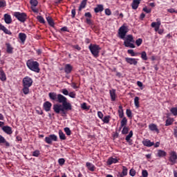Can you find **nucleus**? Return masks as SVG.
Instances as JSON below:
<instances>
[{
    "label": "nucleus",
    "mask_w": 177,
    "mask_h": 177,
    "mask_svg": "<svg viewBox=\"0 0 177 177\" xmlns=\"http://www.w3.org/2000/svg\"><path fill=\"white\" fill-rule=\"evenodd\" d=\"M48 97L53 102H57L60 104H55L53 105V110L56 114H62V117L67 115V111H71L73 110V105L71 103L67 102V97L62 94H57L55 92H50L48 93Z\"/></svg>",
    "instance_id": "1"
},
{
    "label": "nucleus",
    "mask_w": 177,
    "mask_h": 177,
    "mask_svg": "<svg viewBox=\"0 0 177 177\" xmlns=\"http://www.w3.org/2000/svg\"><path fill=\"white\" fill-rule=\"evenodd\" d=\"M33 82L34 81H32V78L28 76L24 77V79L22 80L23 93H24L25 95H28V93H30V88L32 86Z\"/></svg>",
    "instance_id": "2"
},
{
    "label": "nucleus",
    "mask_w": 177,
    "mask_h": 177,
    "mask_svg": "<svg viewBox=\"0 0 177 177\" xmlns=\"http://www.w3.org/2000/svg\"><path fill=\"white\" fill-rule=\"evenodd\" d=\"M26 66L29 70L34 71L35 73H39L41 69L39 68V63L34 59H30L26 62Z\"/></svg>",
    "instance_id": "3"
},
{
    "label": "nucleus",
    "mask_w": 177,
    "mask_h": 177,
    "mask_svg": "<svg viewBox=\"0 0 177 177\" xmlns=\"http://www.w3.org/2000/svg\"><path fill=\"white\" fill-rule=\"evenodd\" d=\"M135 39H133V36L132 35H129L127 36L124 45L126 48H135Z\"/></svg>",
    "instance_id": "4"
},
{
    "label": "nucleus",
    "mask_w": 177,
    "mask_h": 177,
    "mask_svg": "<svg viewBox=\"0 0 177 177\" xmlns=\"http://www.w3.org/2000/svg\"><path fill=\"white\" fill-rule=\"evenodd\" d=\"M88 49L94 57H99V53L100 52V46L97 44H91Z\"/></svg>",
    "instance_id": "5"
},
{
    "label": "nucleus",
    "mask_w": 177,
    "mask_h": 177,
    "mask_svg": "<svg viewBox=\"0 0 177 177\" xmlns=\"http://www.w3.org/2000/svg\"><path fill=\"white\" fill-rule=\"evenodd\" d=\"M13 16L21 23H25L27 20V14L26 12H15Z\"/></svg>",
    "instance_id": "6"
},
{
    "label": "nucleus",
    "mask_w": 177,
    "mask_h": 177,
    "mask_svg": "<svg viewBox=\"0 0 177 177\" xmlns=\"http://www.w3.org/2000/svg\"><path fill=\"white\" fill-rule=\"evenodd\" d=\"M128 31H129L128 26L122 25L118 30L119 37H120L121 39H125V35H127Z\"/></svg>",
    "instance_id": "7"
},
{
    "label": "nucleus",
    "mask_w": 177,
    "mask_h": 177,
    "mask_svg": "<svg viewBox=\"0 0 177 177\" xmlns=\"http://www.w3.org/2000/svg\"><path fill=\"white\" fill-rule=\"evenodd\" d=\"M160 26H161V21H158L157 22H152L151 24V27L152 28H154V30L156 32H158V34H162L164 32V30L160 29Z\"/></svg>",
    "instance_id": "8"
},
{
    "label": "nucleus",
    "mask_w": 177,
    "mask_h": 177,
    "mask_svg": "<svg viewBox=\"0 0 177 177\" xmlns=\"http://www.w3.org/2000/svg\"><path fill=\"white\" fill-rule=\"evenodd\" d=\"M44 142L48 145H52L53 142H57V136L55 134H50L45 138Z\"/></svg>",
    "instance_id": "9"
},
{
    "label": "nucleus",
    "mask_w": 177,
    "mask_h": 177,
    "mask_svg": "<svg viewBox=\"0 0 177 177\" xmlns=\"http://www.w3.org/2000/svg\"><path fill=\"white\" fill-rule=\"evenodd\" d=\"M169 161L171 162V165H174V164H176V160H177V153L175 151H171L169 152Z\"/></svg>",
    "instance_id": "10"
},
{
    "label": "nucleus",
    "mask_w": 177,
    "mask_h": 177,
    "mask_svg": "<svg viewBox=\"0 0 177 177\" xmlns=\"http://www.w3.org/2000/svg\"><path fill=\"white\" fill-rule=\"evenodd\" d=\"M84 16L86 17V24H88V26H93V21H92V14L91 12H86L84 14Z\"/></svg>",
    "instance_id": "11"
},
{
    "label": "nucleus",
    "mask_w": 177,
    "mask_h": 177,
    "mask_svg": "<svg viewBox=\"0 0 177 177\" xmlns=\"http://www.w3.org/2000/svg\"><path fill=\"white\" fill-rule=\"evenodd\" d=\"M132 136H133V131H130L129 134L125 138V140L127 142V143H129V146H132V145H133V140L131 139Z\"/></svg>",
    "instance_id": "12"
},
{
    "label": "nucleus",
    "mask_w": 177,
    "mask_h": 177,
    "mask_svg": "<svg viewBox=\"0 0 177 177\" xmlns=\"http://www.w3.org/2000/svg\"><path fill=\"white\" fill-rule=\"evenodd\" d=\"M125 62H127V63H128L129 64L133 66H136V64H138V60H136V59L135 58L126 57Z\"/></svg>",
    "instance_id": "13"
},
{
    "label": "nucleus",
    "mask_w": 177,
    "mask_h": 177,
    "mask_svg": "<svg viewBox=\"0 0 177 177\" xmlns=\"http://www.w3.org/2000/svg\"><path fill=\"white\" fill-rule=\"evenodd\" d=\"M43 109L45 110V111H50V109H52V103H50L49 101H46L43 104Z\"/></svg>",
    "instance_id": "14"
},
{
    "label": "nucleus",
    "mask_w": 177,
    "mask_h": 177,
    "mask_svg": "<svg viewBox=\"0 0 177 177\" xmlns=\"http://www.w3.org/2000/svg\"><path fill=\"white\" fill-rule=\"evenodd\" d=\"M73 66H71V64H66L64 66V73H66V74H71V71H73Z\"/></svg>",
    "instance_id": "15"
},
{
    "label": "nucleus",
    "mask_w": 177,
    "mask_h": 177,
    "mask_svg": "<svg viewBox=\"0 0 177 177\" xmlns=\"http://www.w3.org/2000/svg\"><path fill=\"white\" fill-rule=\"evenodd\" d=\"M118 162V159L117 158L110 157L106 161L107 165H113V164H117Z\"/></svg>",
    "instance_id": "16"
},
{
    "label": "nucleus",
    "mask_w": 177,
    "mask_h": 177,
    "mask_svg": "<svg viewBox=\"0 0 177 177\" xmlns=\"http://www.w3.org/2000/svg\"><path fill=\"white\" fill-rule=\"evenodd\" d=\"M2 131L5 132L7 135H12L13 131H12V127L9 126H4L2 127Z\"/></svg>",
    "instance_id": "17"
},
{
    "label": "nucleus",
    "mask_w": 177,
    "mask_h": 177,
    "mask_svg": "<svg viewBox=\"0 0 177 177\" xmlns=\"http://www.w3.org/2000/svg\"><path fill=\"white\" fill-rule=\"evenodd\" d=\"M0 31H3L4 34H7V35H12V32L6 28L5 26L2 25V24H0Z\"/></svg>",
    "instance_id": "18"
},
{
    "label": "nucleus",
    "mask_w": 177,
    "mask_h": 177,
    "mask_svg": "<svg viewBox=\"0 0 177 177\" xmlns=\"http://www.w3.org/2000/svg\"><path fill=\"white\" fill-rule=\"evenodd\" d=\"M86 167L87 169H88V171H91V172H95V170L96 169V167H95V165L89 162H87L86 163Z\"/></svg>",
    "instance_id": "19"
},
{
    "label": "nucleus",
    "mask_w": 177,
    "mask_h": 177,
    "mask_svg": "<svg viewBox=\"0 0 177 177\" xmlns=\"http://www.w3.org/2000/svg\"><path fill=\"white\" fill-rule=\"evenodd\" d=\"M142 145L146 147H151V146H154V142H151L150 140L146 139L142 141Z\"/></svg>",
    "instance_id": "20"
},
{
    "label": "nucleus",
    "mask_w": 177,
    "mask_h": 177,
    "mask_svg": "<svg viewBox=\"0 0 177 177\" xmlns=\"http://www.w3.org/2000/svg\"><path fill=\"white\" fill-rule=\"evenodd\" d=\"M0 145H5L6 147H9V146H10V144L9 143V142H7L6 139H5V138L2 136V135L1 134H0Z\"/></svg>",
    "instance_id": "21"
},
{
    "label": "nucleus",
    "mask_w": 177,
    "mask_h": 177,
    "mask_svg": "<svg viewBox=\"0 0 177 177\" xmlns=\"http://www.w3.org/2000/svg\"><path fill=\"white\" fill-rule=\"evenodd\" d=\"M104 10V7L102 4L97 5V8H94L95 13H100V12H103Z\"/></svg>",
    "instance_id": "22"
},
{
    "label": "nucleus",
    "mask_w": 177,
    "mask_h": 177,
    "mask_svg": "<svg viewBox=\"0 0 177 177\" xmlns=\"http://www.w3.org/2000/svg\"><path fill=\"white\" fill-rule=\"evenodd\" d=\"M4 21L6 24H10L12 23V17L9 14L4 15Z\"/></svg>",
    "instance_id": "23"
},
{
    "label": "nucleus",
    "mask_w": 177,
    "mask_h": 177,
    "mask_svg": "<svg viewBox=\"0 0 177 177\" xmlns=\"http://www.w3.org/2000/svg\"><path fill=\"white\" fill-rule=\"evenodd\" d=\"M19 38L21 42L24 44V42H26V39H27V35H26V33L20 32L19 33Z\"/></svg>",
    "instance_id": "24"
},
{
    "label": "nucleus",
    "mask_w": 177,
    "mask_h": 177,
    "mask_svg": "<svg viewBox=\"0 0 177 177\" xmlns=\"http://www.w3.org/2000/svg\"><path fill=\"white\" fill-rule=\"evenodd\" d=\"M149 129H150V131L157 132L158 133V132H160V130H158V128L157 127L156 124H150L149 125Z\"/></svg>",
    "instance_id": "25"
},
{
    "label": "nucleus",
    "mask_w": 177,
    "mask_h": 177,
    "mask_svg": "<svg viewBox=\"0 0 177 177\" xmlns=\"http://www.w3.org/2000/svg\"><path fill=\"white\" fill-rule=\"evenodd\" d=\"M6 46L7 53L12 55V53H13V47H12V45H10V44L9 43H7L6 44Z\"/></svg>",
    "instance_id": "26"
},
{
    "label": "nucleus",
    "mask_w": 177,
    "mask_h": 177,
    "mask_svg": "<svg viewBox=\"0 0 177 177\" xmlns=\"http://www.w3.org/2000/svg\"><path fill=\"white\" fill-rule=\"evenodd\" d=\"M111 99L112 102H115V97H117V95H115V90L112 89L109 91Z\"/></svg>",
    "instance_id": "27"
},
{
    "label": "nucleus",
    "mask_w": 177,
    "mask_h": 177,
    "mask_svg": "<svg viewBox=\"0 0 177 177\" xmlns=\"http://www.w3.org/2000/svg\"><path fill=\"white\" fill-rule=\"evenodd\" d=\"M139 5H140V2L136 1V0H133V2L131 3V8L134 10H136V9H138V8H139Z\"/></svg>",
    "instance_id": "28"
},
{
    "label": "nucleus",
    "mask_w": 177,
    "mask_h": 177,
    "mask_svg": "<svg viewBox=\"0 0 177 177\" xmlns=\"http://www.w3.org/2000/svg\"><path fill=\"white\" fill-rule=\"evenodd\" d=\"M0 80L1 81H6V74H5V72L2 68H0Z\"/></svg>",
    "instance_id": "29"
},
{
    "label": "nucleus",
    "mask_w": 177,
    "mask_h": 177,
    "mask_svg": "<svg viewBox=\"0 0 177 177\" xmlns=\"http://www.w3.org/2000/svg\"><path fill=\"white\" fill-rule=\"evenodd\" d=\"M157 156L160 158L167 157V153L164 150L159 149L158 150Z\"/></svg>",
    "instance_id": "30"
},
{
    "label": "nucleus",
    "mask_w": 177,
    "mask_h": 177,
    "mask_svg": "<svg viewBox=\"0 0 177 177\" xmlns=\"http://www.w3.org/2000/svg\"><path fill=\"white\" fill-rule=\"evenodd\" d=\"M86 2H88V0H82L80 6H79V12H81L82 9H84L86 6Z\"/></svg>",
    "instance_id": "31"
},
{
    "label": "nucleus",
    "mask_w": 177,
    "mask_h": 177,
    "mask_svg": "<svg viewBox=\"0 0 177 177\" xmlns=\"http://www.w3.org/2000/svg\"><path fill=\"white\" fill-rule=\"evenodd\" d=\"M58 135L59 137V139L61 140H66V134H64V133L63 132V131L62 130H59L58 131Z\"/></svg>",
    "instance_id": "32"
},
{
    "label": "nucleus",
    "mask_w": 177,
    "mask_h": 177,
    "mask_svg": "<svg viewBox=\"0 0 177 177\" xmlns=\"http://www.w3.org/2000/svg\"><path fill=\"white\" fill-rule=\"evenodd\" d=\"M46 20H47L49 26H50V27H55V21H53V19H52V17H47Z\"/></svg>",
    "instance_id": "33"
},
{
    "label": "nucleus",
    "mask_w": 177,
    "mask_h": 177,
    "mask_svg": "<svg viewBox=\"0 0 177 177\" xmlns=\"http://www.w3.org/2000/svg\"><path fill=\"white\" fill-rule=\"evenodd\" d=\"M118 114L120 118H124V109H122V106H119Z\"/></svg>",
    "instance_id": "34"
},
{
    "label": "nucleus",
    "mask_w": 177,
    "mask_h": 177,
    "mask_svg": "<svg viewBox=\"0 0 177 177\" xmlns=\"http://www.w3.org/2000/svg\"><path fill=\"white\" fill-rule=\"evenodd\" d=\"M110 118H111L110 115H106L102 118V121L104 122V124H109V122H110Z\"/></svg>",
    "instance_id": "35"
},
{
    "label": "nucleus",
    "mask_w": 177,
    "mask_h": 177,
    "mask_svg": "<svg viewBox=\"0 0 177 177\" xmlns=\"http://www.w3.org/2000/svg\"><path fill=\"white\" fill-rule=\"evenodd\" d=\"M174 123V119L169 118L165 121V127H169V125H172Z\"/></svg>",
    "instance_id": "36"
},
{
    "label": "nucleus",
    "mask_w": 177,
    "mask_h": 177,
    "mask_svg": "<svg viewBox=\"0 0 177 177\" xmlns=\"http://www.w3.org/2000/svg\"><path fill=\"white\" fill-rule=\"evenodd\" d=\"M127 123L128 120L127 119V118L124 117L120 122L121 128H124V127H125V125H127Z\"/></svg>",
    "instance_id": "37"
},
{
    "label": "nucleus",
    "mask_w": 177,
    "mask_h": 177,
    "mask_svg": "<svg viewBox=\"0 0 177 177\" xmlns=\"http://www.w3.org/2000/svg\"><path fill=\"white\" fill-rule=\"evenodd\" d=\"M170 113H171L172 115H174L175 117H176L177 116V106L175 107L171 108Z\"/></svg>",
    "instance_id": "38"
},
{
    "label": "nucleus",
    "mask_w": 177,
    "mask_h": 177,
    "mask_svg": "<svg viewBox=\"0 0 177 177\" xmlns=\"http://www.w3.org/2000/svg\"><path fill=\"white\" fill-rule=\"evenodd\" d=\"M121 174L124 176H127V175H128V168L125 166H122V171Z\"/></svg>",
    "instance_id": "39"
},
{
    "label": "nucleus",
    "mask_w": 177,
    "mask_h": 177,
    "mask_svg": "<svg viewBox=\"0 0 177 177\" xmlns=\"http://www.w3.org/2000/svg\"><path fill=\"white\" fill-rule=\"evenodd\" d=\"M30 3L32 8V7L35 8L36 6H38V1H37V0H30Z\"/></svg>",
    "instance_id": "40"
},
{
    "label": "nucleus",
    "mask_w": 177,
    "mask_h": 177,
    "mask_svg": "<svg viewBox=\"0 0 177 177\" xmlns=\"http://www.w3.org/2000/svg\"><path fill=\"white\" fill-rule=\"evenodd\" d=\"M129 132V128L127 127H124L122 130V135H127Z\"/></svg>",
    "instance_id": "41"
},
{
    "label": "nucleus",
    "mask_w": 177,
    "mask_h": 177,
    "mask_svg": "<svg viewBox=\"0 0 177 177\" xmlns=\"http://www.w3.org/2000/svg\"><path fill=\"white\" fill-rule=\"evenodd\" d=\"M141 59L145 61L147 60V53H146V51H142L141 53Z\"/></svg>",
    "instance_id": "42"
},
{
    "label": "nucleus",
    "mask_w": 177,
    "mask_h": 177,
    "mask_svg": "<svg viewBox=\"0 0 177 177\" xmlns=\"http://www.w3.org/2000/svg\"><path fill=\"white\" fill-rule=\"evenodd\" d=\"M37 19L41 23V24H45V19L42 16H37Z\"/></svg>",
    "instance_id": "43"
},
{
    "label": "nucleus",
    "mask_w": 177,
    "mask_h": 177,
    "mask_svg": "<svg viewBox=\"0 0 177 177\" xmlns=\"http://www.w3.org/2000/svg\"><path fill=\"white\" fill-rule=\"evenodd\" d=\"M134 104L137 109L139 107V97H135L134 98Z\"/></svg>",
    "instance_id": "44"
},
{
    "label": "nucleus",
    "mask_w": 177,
    "mask_h": 177,
    "mask_svg": "<svg viewBox=\"0 0 177 177\" xmlns=\"http://www.w3.org/2000/svg\"><path fill=\"white\" fill-rule=\"evenodd\" d=\"M64 132L67 135V136H70L71 135V130H70V128L68 127H65L64 129Z\"/></svg>",
    "instance_id": "45"
},
{
    "label": "nucleus",
    "mask_w": 177,
    "mask_h": 177,
    "mask_svg": "<svg viewBox=\"0 0 177 177\" xmlns=\"http://www.w3.org/2000/svg\"><path fill=\"white\" fill-rule=\"evenodd\" d=\"M142 42H143V39H142L141 38H139L136 41V45H137V46H140Z\"/></svg>",
    "instance_id": "46"
},
{
    "label": "nucleus",
    "mask_w": 177,
    "mask_h": 177,
    "mask_svg": "<svg viewBox=\"0 0 177 177\" xmlns=\"http://www.w3.org/2000/svg\"><path fill=\"white\" fill-rule=\"evenodd\" d=\"M39 154H41V152H39V150L38 149L32 152L33 157H39Z\"/></svg>",
    "instance_id": "47"
},
{
    "label": "nucleus",
    "mask_w": 177,
    "mask_h": 177,
    "mask_svg": "<svg viewBox=\"0 0 177 177\" xmlns=\"http://www.w3.org/2000/svg\"><path fill=\"white\" fill-rule=\"evenodd\" d=\"M64 162H66V160L64 158H59L58 160V164L62 167L64 165Z\"/></svg>",
    "instance_id": "48"
},
{
    "label": "nucleus",
    "mask_w": 177,
    "mask_h": 177,
    "mask_svg": "<svg viewBox=\"0 0 177 177\" xmlns=\"http://www.w3.org/2000/svg\"><path fill=\"white\" fill-rule=\"evenodd\" d=\"M129 175L130 176H135V175H136V170H135V169H131L129 171Z\"/></svg>",
    "instance_id": "49"
},
{
    "label": "nucleus",
    "mask_w": 177,
    "mask_h": 177,
    "mask_svg": "<svg viewBox=\"0 0 177 177\" xmlns=\"http://www.w3.org/2000/svg\"><path fill=\"white\" fill-rule=\"evenodd\" d=\"M126 114L129 118H132V111L131 109H127Z\"/></svg>",
    "instance_id": "50"
},
{
    "label": "nucleus",
    "mask_w": 177,
    "mask_h": 177,
    "mask_svg": "<svg viewBox=\"0 0 177 177\" xmlns=\"http://www.w3.org/2000/svg\"><path fill=\"white\" fill-rule=\"evenodd\" d=\"M6 6V1L5 0H0V8H5Z\"/></svg>",
    "instance_id": "51"
},
{
    "label": "nucleus",
    "mask_w": 177,
    "mask_h": 177,
    "mask_svg": "<svg viewBox=\"0 0 177 177\" xmlns=\"http://www.w3.org/2000/svg\"><path fill=\"white\" fill-rule=\"evenodd\" d=\"M127 53H129V55H131V56H136V53H135V52L132 49L128 50Z\"/></svg>",
    "instance_id": "52"
},
{
    "label": "nucleus",
    "mask_w": 177,
    "mask_h": 177,
    "mask_svg": "<svg viewBox=\"0 0 177 177\" xmlns=\"http://www.w3.org/2000/svg\"><path fill=\"white\" fill-rule=\"evenodd\" d=\"M68 95L70 97H72V99H75L76 94L74 91L69 93Z\"/></svg>",
    "instance_id": "53"
},
{
    "label": "nucleus",
    "mask_w": 177,
    "mask_h": 177,
    "mask_svg": "<svg viewBox=\"0 0 177 177\" xmlns=\"http://www.w3.org/2000/svg\"><path fill=\"white\" fill-rule=\"evenodd\" d=\"M142 177H147V176H149V172H147V170H142Z\"/></svg>",
    "instance_id": "54"
},
{
    "label": "nucleus",
    "mask_w": 177,
    "mask_h": 177,
    "mask_svg": "<svg viewBox=\"0 0 177 177\" xmlns=\"http://www.w3.org/2000/svg\"><path fill=\"white\" fill-rule=\"evenodd\" d=\"M62 93H63V95H65V96H68V91L67 90V88H64L62 90Z\"/></svg>",
    "instance_id": "55"
},
{
    "label": "nucleus",
    "mask_w": 177,
    "mask_h": 177,
    "mask_svg": "<svg viewBox=\"0 0 177 177\" xmlns=\"http://www.w3.org/2000/svg\"><path fill=\"white\" fill-rule=\"evenodd\" d=\"M105 15H106V16H110L111 15V10L109 8H106Z\"/></svg>",
    "instance_id": "56"
},
{
    "label": "nucleus",
    "mask_w": 177,
    "mask_h": 177,
    "mask_svg": "<svg viewBox=\"0 0 177 177\" xmlns=\"http://www.w3.org/2000/svg\"><path fill=\"white\" fill-rule=\"evenodd\" d=\"M72 48L74 49H76L77 50H81V47L77 44V45H72Z\"/></svg>",
    "instance_id": "57"
},
{
    "label": "nucleus",
    "mask_w": 177,
    "mask_h": 177,
    "mask_svg": "<svg viewBox=\"0 0 177 177\" xmlns=\"http://www.w3.org/2000/svg\"><path fill=\"white\" fill-rule=\"evenodd\" d=\"M97 116L99 118H100V120H103L104 115L103 113H102V111L97 112Z\"/></svg>",
    "instance_id": "58"
},
{
    "label": "nucleus",
    "mask_w": 177,
    "mask_h": 177,
    "mask_svg": "<svg viewBox=\"0 0 177 177\" xmlns=\"http://www.w3.org/2000/svg\"><path fill=\"white\" fill-rule=\"evenodd\" d=\"M60 30L61 31H66V32H70V30H68V28H67V26H64Z\"/></svg>",
    "instance_id": "59"
},
{
    "label": "nucleus",
    "mask_w": 177,
    "mask_h": 177,
    "mask_svg": "<svg viewBox=\"0 0 177 177\" xmlns=\"http://www.w3.org/2000/svg\"><path fill=\"white\" fill-rule=\"evenodd\" d=\"M71 86L73 88V89H78V86H77V83L75 82H72Z\"/></svg>",
    "instance_id": "60"
},
{
    "label": "nucleus",
    "mask_w": 177,
    "mask_h": 177,
    "mask_svg": "<svg viewBox=\"0 0 177 177\" xmlns=\"http://www.w3.org/2000/svg\"><path fill=\"white\" fill-rule=\"evenodd\" d=\"M142 10L145 12L146 13H151V9H147V8L145 7Z\"/></svg>",
    "instance_id": "61"
},
{
    "label": "nucleus",
    "mask_w": 177,
    "mask_h": 177,
    "mask_svg": "<svg viewBox=\"0 0 177 177\" xmlns=\"http://www.w3.org/2000/svg\"><path fill=\"white\" fill-rule=\"evenodd\" d=\"M75 14H76V12H75V9H73L71 10V17L72 19H74V17H75Z\"/></svg>",
    "instance_id": "62"
},
{
    "label": "nucleus",
    "mask_w": 177,
    "mask_h": 177,
    "mask_svg": "<svg viewBox=\"0 0 177 177\" xmlns=\"http://www.w3.org/2000/svg\"><path fill=\"white\" fill-rule=\"evenodd\" d=\"M167 12H169V13H177V12L174 8L167 9Z\"/></svg>",
    "instance_id": "63"
},
{
    "label": "nucleus",
    "mask_w": 177,
    "mask_h": 177,
    "mask_svg": "<svg viewBox=\"0 0 177 177\" xmlns=\"http://www.w3.org/2000/svg\"><path fill=\"white\" fill-rule=\"evenodd\" d=\"M174 132L175 138H177V127L174 129Z\"/></svg>",
    "instance_id": "64"
}]
</instances>
